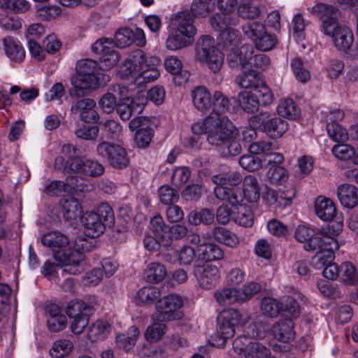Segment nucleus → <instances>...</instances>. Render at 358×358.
I'll use <instances>...</instances> for the list:
<instances>
[{"instance_id": "nucleus-1", "label": "nucleus", "mask_w": 358, "mask_h": 358, "mask_svg": "<svg viewBox=\"0 0 358 358\" xmlns=\"http://www.w3.org/2000/svg\"><path fill=\"white\" fill-rule=\"evenodd\" d=\"M41 243L52 250L55 260L64 266L63 271L72 275L83 271L80 265L83 253L90 251L94 248L92 241L81 236L76 237L71 244L66 235L56 231L43 235Z\"/></svg>"}, {"instance_id": "nucleus-2", "label": "nucleus", "mask_w": 358, "mask_h": 358, "mask_svg": "<svg viewBox=\"0 0 358 358\" xmlns=\"http://www.w3.org/2000/svg\"><path fill=\"white\" fill-rule=\"evenodd\" d=\"M213 111L203 122H198L192 126L194 134H204L210 144H221L231 137L232 122L225 115L229 107V99L221 92L216 91L213 94Z\"/></svg>"}, {"instance_id": "nucleus-3", "label": "nucleus", "mask_w": 358, "mask_h": 358, "mask_svg": "<svg viewBox=\"0 0 358 358\" xmlns=\"http://www.w3.org/2000/svg\"><path fill=\"white\" fill-rule=\"evenodd\" d=\"M310 13L316 15L322 22V31L333 39L336 49L342 52L349 50L354 43L351 29L338 22V10L332 6L319 3L308 8Z\"/></svg>"}, {"instance_id": "nucleus-4", "label": "nucleus", "mask_w": 358, "mask_h": 358, "mask_svg": "<svg viewBox=\"0 0 358 358\" xmlns=\"http://www.w3.org/2000/svg\"><path fill=\"white\" fill-rule=\"evenodd\" d=\"M161 59L157 56L146 57L141 50L134 51L120 66L118 74L141 86L156 80L160 76L158 66Z\"/></svg>"}, {"instance_id": "nucleus-5", "label": "nucleus", "mask_w": 358, "mask_h": 358, "mask_svg": "<svg viewBox=\"0 0 358 358\" xmlns=\"http://www.w3.org/2000/svg\"><path fill=\"white\" fill-rule=\"evenodd\" d=\"M213 181L217 185L214 188L216 197L220 200L228 201L232 205H238V212H234L232 218L235 222L245 227L246 225V206L244 203L245 193L244 189H235L241 182V177L236 173H220L213 177Z\"/></svg>"}, {"instance_id": "nucleus-6", "label": "nucleus", "mask_w": 358, "mask_h": 358, "mask_svg": "<svg viewBox=\"0 0 358 358\" xmlns=\"http://www.w3.org/2000/svg\"><path fill=\"white\" fill-rule=\"evenodd\" d=\"M194 17L189 10H182L176 13L171 20L169 36L166 47L172 51L189 46L196 34L194 24Z\"/></svg>"}, {"instance_id": "nucleus-7", "label": "nucleus", "mask_w": 358, "mask_h": 358, "mask_svg": "<svg viewBox=\"0 0 358 358\" xmlns=\"http://www.w3.org/2000/svg\"><path fill=\"white\" fill-rule=\"evenodd\" d=\"M77 74L71 78V84L78 94H88L92 90L110 80L108 76L99 73L96 62L85 59L76 64Z\"/></svg>"}, {"instance_id": "nucleus-8", "label": "nucleus", "mask_w": 358, "mask_h": 358, "mask_svg": "<svg viewBox=\"0 0 358 358\" xmlns=\"http://www.w3.org/2000/svg\"><path fill=\"white\" fill-rule=\"evenodd\" d=\"M249 127L248 136L251 139L257 136V130L266 134L273 139L281 138L288 129L287 121L278 117H271L268 112H261L248 117Z\"/></svg>"}, {"instance_id": "nucleus-9", "label": "nucleus", "mask_w": 358, "mask_h": 358, "mask_svg": "<svg viewBox=\"0 0 358 358\" xmlns=\"http://www.w3.org/2000/svg\"><path fill=\"white\" fill-rule=\"evenodd\" d=\"M114 214L111 207L106 203L100 204L96 211H87L80 217L86 236L92 238L102 234L106 226L114 222Z\"/></svg>"}, {"instance_id": "nucleus-10", "label": "nucleus", "mask_w": 358, "mask_h": 358, "mask_svg": "<svg viewBox=\"0 0 358 358\" xmlns=\"http://www.w3.org/2000/svg\"><path fill=\"white\" fill-rule=\"evenodd\" d=\"M220 36V45L229 52L227 55L229 65L234 69H244L246 64V48L241 45L240 32L229 29L221 32Z\"/></svg>"}, {"instance_id": "nucleus-11", "label": "nucleus", "mask_w": 358, "mask_h": 358, "mask_svg": "<svg viewBox=\"0 0 358 358\" xmlns=\"http://www.w3.org/2000/svg\"><path fill=\"white\" fill-rule=\"evenodd\" d=\"M273 101V94L260 75L248 72V114L257 111L259 106H267Z\"/></svg>"}, {"instance_id": "nucleus-12", "label": "nucleus", "mask_w": 358, "mask_h": 358, "mask_svg": "<svg viewBox=\"0 0 358 358\" xmlns=\"http://www.w3.org/2000/svg\"><path fill=\"white\" fill-rule=\"evenodd\" d=\"M196 59L217 73L222 66L224 55L216 47L215 40L209 36H203L197 42Z\"/></svg>"}, {"instance_id": "nucleus-13", "label": "nucleus", "mask_w": 358, "mask_h": 358, "mask_svg": "<svg viewBox=\"0 0 358 358\" xmlns=\"http://www.w3.org/2000/svg\"><path fill=\"white\" fill-rule=\"evenodd\" d=\"M340 232V229H334L332 227L315 232L313 229L301 224L296 227L294 237L297 241L303 243V248L306 251L315 252L320 248L324 236H338Z\"/></svg>"}, {"instance_id": "nucleus-14", "label": "nucleus", "mask_w": 358, "mask_h": 358, "mask_svg": "<svg viewBox=\"0 0 358 358\" xmlns=\"http://www.w3.org/2000/svg\"><path fill=\"white\" fill-rule=\"evenodd\" d=\"M184 305V299L177 294L163 296L156 303L157 319L162 322L180 320L182 317L180 309Z\"/></svg>"}, {"instance_id": "nucleus-15", "label": "nucleus", "mask_w": 358, "mask_h": 358, "mask_svg": "<svg viewBox=\"0 0 358 358\" xmlns=\"http://www.w3.org/2000/svg\"><path fill=\"white\" fill-rule=\"evenodd\" d=\"M90 306L79 300L71 301L65 308V313L69 319V328L75 335L82 334L90 320Z\"/></svg>"}, {"instance_id": "nucleus-16", "label": "nucleus", "mask_w": 358, "mask_h": 358, "mask_svg": "<svg viewBox=\"0 0 358 358\" xmlns=\"http://www.w3.org/2000/svg\"><path fill=\"white\" fill-rule=\"evenodd\" d=\"M248 38L256 49L262 52L272 50L278 43L276 35L268 32L266 26L257 21L248 23Z\"/></svg>"}, {"instance_id": "nucleus-17", "label": "nucleus", "mask_w": 358, "mask_h": 358, "mask_svg": "<svg viewBox=\"0 0 358 358\" xmlns=\"http://www.w3.org/2000/svg\"><path fill=\"white\" fill-rule=\"evenodd\" d=\"M155 117H137L129 124L130 130H136L134 140L139 148L148 147L154 135V127L157 126Z\"/></svg>"}, {"instance_id": "nucleus-18", "label": "nucleus", "mask_w": 358, "mask_h": 358, "mask_svg": "<svg viewBox=\"0 0 358 358\" xmlns=\"http://www.w3.org/2000/svg\"><path fill=\"white\" fill-rule=\"evenodd\" d=\"M338 236H324L317 254L312 258V264L315 269H324L334 259V252L339 248L336 240Z\"/></svg>"}, {"instance_id": "nucleus-19", "label": "nucleus", "mask_w": 358, "mask_h": 358, "mask_svg": "<svg viewBox=\"0 0 358 358\" xmlns=\"http://www.w3.org/2000/svg\"><path fill=\"white\" fill-rule=\"evenodd\" d=\"M97 152L113 167L122 169L129 163L127 153L122 146L109 142H103L98 145Z\"/></svg>"}, {"instance_id": "nucleus-20", "label": "nucleus", "mask_w": 358, "mask_h": 358, "mask_svg": "<svg viewBox=\"0 0 358 358\" xmlns=\"http://www.w3.org/2000/svg\"><path fill=\"white\" fill-rule=\"evenodd\" d=\"M193 275L196 278L199 286L203 289L214 287L220 278L218 268L210 264L196 265L194 267Z\"/></svg>"}, {"instance_id": "nucleus-21", "label": "nucleus", "mask_w": 358, "mask_h": 358, "mask_svg": "<svg viewBox=\"0 0 358 358\" xmlns=\"http://www.w3.org/2000/svg\"><path fill=\"white\" fill-rule=\"evenodd\" d=\"M127 94H124V99H120L117 106V112L122 120H128L133 114L141 113L146 103L144 96L131 99L127 96Z\"/></svg>"}, {"instance_id": "nucleus-22", "label": "nucleus", "mask_w": 358, "mask_h": 358, "mask_svg": "<svg viewBox=\"0 0 358 358\" xmlns=\"http://www.w3.org/2000/svg\"><path fill=\"white\" fill-rule=\"evenodd\" d=\"M217 303L220 306H228L234 303H243L246 299L245 285L241 287H224L214 293Z\"/></svg>"}, {"instance_id": "nucleus-23", "label": "nucleus", "mask_w": 358, "mask_h": 358, "mask_svg": "<svg viewBox=\"0 0 358 358\" xmlns=\"http://www.w3.org/2000/svg\"><path fill=\"white\" fill-rule=\"evenodd\" d=\"M68 164L69 171L90 176H99L104 171L103 166L99 162L85 157L73 158Z\"/></svg>"}, {"instance_id": "nucleus-24", "label": "nucleus", "mask_w": 358, "mask_h": 358, "mask_svg": "<svg viewBox=\"0 0 358 358\" xmlns=\"http://www.w3.org/2000/svg\"><path fill=\"white\" fill-rule=\"evenodd\" d=\"M96 101L90 98L80 99L73 103L71 111L75 114H79L81 120L85 122H96L99 118L96 110Z\"/></svg>"}, {"instance_id": "nucleus-25", "label": "nucleus", "mask_w": 358, "mask_h": 358, "mask_svg": "<svg viewBox=\"0 0 358 358\" xmlns=\"http://www.w3.org/2000/svg\"><path fill=\"white\" fill-rule=\"evenodd\" d=\"M241 315L239 311L234 308L223 310L217 316V327L228 336H233L235 327L241 320Z\"/></svg>"}, {"instance_id": "nucleus-26", "label": "nucleus", "mask_w": 358, "mask_h": 358, "mask_svg": "<svg viewBox=\"0 0 358 358\" xmlns=\"http://www.w3.org/2000/svg\"><path fill=\"white\" fill-rule=\"evenodd\" d=\"M128 93L127 89L120 85H115L102 96L99 104L103 112L110 113L117 106V99H124V94Z\"/></svg>"}, {"instance_id": "nucleus-27", "label": "nucleus", "mask_w": 358, "mask_h": 358, "mask_svg": "<svg viewBox=\"0 0 358 358\" xmlns=\"http://www.w3.org/2000/svg\"><path fill=\"white\" fill-rule=\"evenodd\" d=\"M165 69L170 73L175 75V82L178 85L186 83L190 76L188 71L182 70V63L176 56H168L164 60Z\"/></svg>"}, {"instance_id": "nucleus-28", "label": "nucleus", "mask_w": 358, "mask_h": 358, "mask_svg": "<svg viewBox=\"0 0 358 358\" xmlns=\"http://www.w3.org/2000/svg\"><path fill=\"white\" fill-rule=\"evenodd\" d=\"M336 194L341 204L347 208H353L358 205V188L345 183L337 187Z\"/></svg>"}, {"instance_id": "nucleus-29", "label": "nucleus", "mask_w": 358, "mask_h": 358, "mask_svg": "<svg viewBox=\"0 0 358 358\" xmlns=\"http://www.w3.org/2000/svg\"><path fill=\"white\" fill-rule=\"evenodd\" d=\"M3 50L6 55L15 62H22L25 57V50L18 39L6 36L2 40Z\"/></svg>"}, {"instance_id": "nucleus-30", "label": "nucleus", "mask_w": 358, "mask_h": 358, "mask_svg": "<svg viewBox=\"0 0 358 358\" xmlns=\"http://www.w3.org/2000/svg\"><path fill=\"white\" fill-rule=\"evenodd\" d=\"M112 325L106 320H97L87 329V338L92 342L104 340L111 331Z\"/></svg>"}, {"instance_id": "nucleus-31", "label": "nucleus", "mask_w": 358, "mask_h": 358, "mask_svg": "<svg viewBox=\"0 0 358 358\" xmlns=\"http://www.w3.org/2000/svg\"><path fill=\"white\" fill-rule=\"evenodd\" d=\"M48 326L49 329L53 332L63 330L67 325V320L62 312L61 308L55 304L48 307Z\"/></svg>"}, {"instance_id": "nucleus-32", "label": "nucleus", "mask_w": 358, "mask_h": 358, "mask_svg": "<svg viewBox=\"0 0 358 358\" xmlns=\"http://www.w3.org/2000/svg\"><path fill=\"white\" fill-rule=\"evenodd\" d=\"M272 329L275 338L280 342L288 343L294 338V322L290 319L275 323Z\"/></svg>"}, {"instance_id": "nucleus-33", "label": "nucleus", "mask_w": 358, "mask_h": 358, "mask_svg": "<svg viewBox=\"0 0 358 358\" xmlns=\"http://www.w3.org/2000/svg\"><path fill=\"white\" fill-rule=\"evenodd\" d=\"M316 215L324 221H331L336 213V208L332 200L319 196L315 201Z\"/></svg>"}, {"instance_id": "nucleus-34", "label": "nucleus", "mask_w": 358, "mask_h": 358, "mask_svg": "<svg viewBox=\"0 0 358 358\" xmlns=\"http://www.w3.org/2000/svg\"><path fill=\"white\" fill-rule=\"evenodd\" d=\"M74 342L69 338H61L53 342L49 350L52 358H65L74 350Z\"/></svg>"}, {"instance_id": "nucleus-35", "label": "nucleus", "mask_w": 358, "mask_h": 358, "mask_svg": "<svg viewBox=\"0 0 358 358\" xmlns=\"http://www.w3.org/2000/svg\"><path fill=\"white\" fill-rule=\"evenodd\" d=\"M193 103L201 111H207L212 106L210 93L204 87H198L192 92Z\"/></svg>"}, {"instance_id": "nucleus-36", "label": "nucleus", "mask_w": 358, "mask_h": 358, "mask_svg": "<svg viewBox=\"0 0 358 358\" xmlns=\"http://www.w3.org/2000/svg\"><path fill=\"white\" fill-rule=\"evenodd\" d=\"M162 296L161 289L155 286H146L140 289L136 294V301L138 303L152 304L159 300Z\"/></svg>"}, {"instance_id": "nucleus-37", "label": "nucleus", "mask_w": 358, "mask_h": 358, "mask_svg": "<svg viewBox=\"0 0 358 358\" xmlns=\"http://www.w3.org/2000/svg\"><path fill=\"white\" fill-rule=\"evenodd\" d=\"M199 256L206 262L220 260L224 257V252L220 246L213 243H202L198 248Z\"/></svg>"}, {"instance_id": "nucleus-38", "label": "nucleus", "mask_w": 358, "mask_h": 358, "mask_svg": "<svg viewBox=\"0 0 358 358\" xmlns=\"http://www.w3.org/2000/svg\"><path fill=\"white\" fill-rule=\"evenodd\" d=\"M140 331L138 329L132 326L129 329L127 334H119L116 336V343L118 348L125 350L131 349L139 336Z\"/></svg>"}, {"instance_id": "nucleus-39", "label": "nucleus", "mask_w": 358, "mask_h": 358, "mask_svg": "<svg viewBox=\"0 0 358 358\" xmlns=\"http://www.w3.org/2000/svg\"><path fill=\"white\" fill-rule=\"evenodd\" d=\"M150 230L154 236L159 240H165L166 243H170L169 227L167 226L160 215H155L150 220Z\"/></svg>"}, {"instance_id": "nucleus-40", "label": "nucleus", "mask_w": 358, "mask_h": 358, "mask_svg": "<svg viewBox=\"0 0 358 358\" xmlns=\"http://www.w3.org/2000/svg\"><path fill=\"white\" fill-rule=\"evenodd\" d=\"M150 230L154 236L159 240H165L166 243H170L169 227L167 226L160 215H155L150 220Z\"/></svg>"}, {"instance_id": "nucleus-41", "label": "nucleus", "mask_w": 358, "mask_h": 358, "mask_svg": "<svg viewBox=\"0 0 358 358\" xmlns=\"http://www.w3.org/2000/svg\"><path fill=\"white\" fill-rule=\"evenodd\" d=\"M62 207L63 216L66 221L75 220L81 215L82 210L79 202L72 197L64 199Z\"/></svg>"}, {"instance_id": "nucleus-42", "label": "nucleus", "mask_w": 358, "mask_h": 358, "mask_svg": "<svg viewBox=\"0 0 358 358\" xmlns=\"http://www.w3.org/2000/svg\"><path fill=\"white\" fill-rule=\"evenodd\" d=\"M176 258L173 260L166 257L167 261L178 263L180 266L190 265L196 258L195 250L187 245L181 247L178 250L175 252Z\"/></svg>"}, {"instance_id": "nucleus-43", "label": "nucleus", "mask_w": 358, "mask_h": 358, "mask_svg": "<svg viewBox=\"0 0 358 358\" xmlns=\"http://www.w3.org/2000/svg\"><path fill=\"white\" fill-rule=\"evenodd\" d=\"M340 279L345 285H353L358 283V269L350 262H343L340 266Z\"/></svg>"}, {"instance_id": "nucleus-44", "label": "nucleus", "mask_w": 358, "mask_h": 358, "mask_svg": "<svg viewBox=\"0 0 358 358\" xmlns=\"http://www.w3.org/2000/svg\"><path fill=\"white\" fill-rule=\"evenodd\" d=\"M279 115L295 120L300 115V110L292 99L281 100L277 108Z\"/></svg>"}, {"instance_id": "nucleus-45", "label": "nucleus", "mask_w": 358, "mask_h": 358, "mask_svg": "<svg viewBox=\"0 0 358 358\" xmlns=\"http://www.w3.org/2000/svg\"><path fill=\"white\" fill-rule=\"evenodd\" d=\"M166 274L165 266L159 262L150 263L145 271V277L150 282L157 283L161 282Z\"/></svg>"}, {"instance_id": "nucleus-46", "label": "nucleus", "mask_w": 358, "mask_h": 358, "mask_svg": "<svg viewBox=\"0 0 358 358\" xmlns=\"http://www.w3.org/2000/svg\"><path fill=\"white\" fill-rule=\"evenodd\" d=\"M63 157H59L55 159V166L58 169H64L69 171V162L76 157H80L77 150L70 144L64 145L62 148Z\"/></svg>"}, {"instance_id": "nucleus-47", "label": "nucleus", "mask_w": 358, "mask_h": 358, "mask_svg": "<svg viewBox=\"0 0 358 358\" xmlns=\"http://www.w3.org/2000/svg\"><path fill=\"white\" fill-rule=\"evenodd\" d=\"M188 221L191 224H210L214 222V213L208 208L192 211L188 215Z\"/></svg>"}, {"instance_id": "nucleus-48", "label": "nucleus", "mask_w": 358, "mask_h": 358, "mask_svg": "<svg viewBox=\"0 0 358 358\" xmlns=\"http://www.w3.org/2000/svg\"><path fill=\"white\" fill-rule=\"evenodd\" d=\"M291 67L296 79L302 83H307L310 79V73L305 66L303 61L299 57L291 60Z\"/></svg>"}, {"instance_id": "nucleus-49", "label": "nucleus", "mask_w": 358, "mask_h": 358, "mask_svg": "<svg viewBox=\"0 0 358 358\" xmlns=\"http://www.w3.org/2000/svg\"><path fill=\"white\" fill-rule=\"evenodd\" d=\"M213 235L218 242L229 247H235L239 242L238 238L236 234L223 227H215L213 231Z\"/></svg>"}, {"instance_id": "nucleus-50", "label": "nucleus", "mask_w": 358, "mask_h": 358, "mask_svg": "<svg viewBox=\"0 0 358 358\" xmlns=\"http://www.w3.org/2000/svg\"><path fill=\"white\" fill-rule=\"evenodd\" d=\"M327 131L329 137L336 143H345L348 140L347 130L337 122H328Z\"/></svg>"}, {"instance_id": "nucleus-51", "label": "nucleus", "mask_w": 358, "mask_h": 358, "mask_svg": "<svg viewBox=\"0 0 358 358\" xmlns=\"http://www.w3.org/2000/svg\"><path fill=\"white\" fill-rule=\"evenodd\" d=\"M283 304L273 298L266 297L262 301L261 308L264 315L274 317L283 310Z\"/></svg>"}, {"instance_id": "nucleus-52", "label": "nucleus", "mask_w": 358, "mask_h": 358, "mask_svg": "<svg viewBox=\"0 0 358 358\" xmlns=\"http://www.w3.org/2000/svg\"><path fill=\"white\" fill-rule=\"evenodd\" d=\"M248 358H276L271 355L269 348L259 342H250L248 345Z\"/></svg>"}, {"instance_id": "nucleus-53", "label": "nucleus", "mask_w": 358, "mask_h": 358, "mask_svg": "<svg viewBox=\"0 0 358 358\" xmlns=\"http://www.w3.org/2000/svg\"><path fill=\"white\" fill-rule=\"evenodd\" d=\"M134 35L129 28H122L117 30L114 36V45L120 48L131 45L134 43Z\"/></svg>"}, {"instance_id": "nucleus-54", "label": "nucleus", "mask_w": 358, "mask_h": 358, "mask_svg": "<svg viewBox=\"0 0 358 358\" xmlns=\"http://www.w3.org/2000/svg\"><path fill=\"white\" fill-rule=\"evenodd\" d=\"M214 0H194L191 6L193 16H206L214 8Z\"/></svg>"}, {"instance_id": "nucleus-55", "label": "nucleus", "mask_w": 358, "mask_h": 358, "mask_svg": "<svg viewBox=\"0 0 358 358\" xmlns=\"http://www.w3.org/2000/svg\"><path fill=\"white\" fill-rule=\"evenodd\" d=\"M166 331V327L164 324L155 322L147 327L144 336L148 342H155L163 336Z\"/></svg>"}, {"instance_id": "nucleus-56", "label": "nucleus", "mask_w": 358, "mask_h": 358, "mask_svg": "<svg viewBox=\"0 0 358 358\" xmlns=\"http://www.w3.org/2000/svg\"><path fill=\"white\" fill-rule=\"evenodd\" d=\"M74 187L61 180H52L45 189V193L49 196H60L64 192H69Z\"/></svg>"}, {"instance_id": "nucleus-57", "label": "nucleus", "mask_w": 358, "mask_h": 358, "mask_svg": "<svg viewBox=\"0 0 358 358\" xmlns=\"http://www.w3.org/2000/svg\"><path fill=\"white\" fill-rule=\"evenodd\" d=\"M331 152L337 159L341 160H348L352 157H355L357 155L355 149L351 145L344 143H340L334 145Z\"/></svg>"}, {"instance_id": "nucleus-58", "label": "nucleus", "mask_w": 358, "mask_h": 358, "mask_svg": "<svg viewBox=\"0 0 358 358\" xmlns=\"http://www.w3.org/2000/svg\"><path fill=\"white\" fill-rule=\"evenodd\" d=\"M268 178L271 182L281 185L288 179L287 170L281 166H271L268 171Z\"/></svg>"}, {"instance_id": "nucleus-59", "label": "nucleus", "mask_w": 358, "mask_h": 358, "mask_svg": "<svg viewBox=\"0 0 358 358\" xmlns=\"http://www.w3.org/2000/svg\"><path fill=\"white\" fill-rule=\"evenodd\" d=\"M227 282L231 287H241L243 285L246 288L245 273L240 268L231 269L227 275Z\"/></svg>"}, {"instance_id": "nucleus-60", "label": "nucleus", "mask_w": 358, "mask_h": 358, "mask_svg": "<svg viewBox=\"0 0 358 358\" xmlns=\"http://www.w3.org/2000/svg\"><path fill=\"white\" fill-rule=\"evenodd\" d=\"M0 27L7 31L19 29L22 27L21 19L13 14L0 15Z\"/></svg>"}, {"instance_id": "nucleus-61", "label": "nucleus", "mask_w": 358, "mask_h": 358, "mask_svg": "<svg viewBox=\"0 0 358 358\" xmlns=\"http://www.w3.org/2000/svg\"><path fill=\"white\" fill-rule=\"evenodd\" d=\"M119 61V55L113 49L100 57L99 69L108 71L115 66Z\"/></svg>"}, {"instance_id": "nucleus-62", "label": "nucleus", "mask_w": 358, "mask_h": 358, "mask_svg": "<svg viewBox=\"0 0 358 358\" xmlns=\"http://www.w3.org/2000/svg\"><path fill=\"white\" fill-rule=\"evenodd\" d=\"M189 177L190 171L187 167H177L173 172L171 182L173 185L180 187L187 182Z\"/></svg>"}, {"instance_id": "nucleus-63", "label": "nucleus", "mask_w": 358, "mask_h": 358, "mask_svg": "<svg viewBox=\"0 0 358 358\" xmlns=\"http://www.w3.org/2000/svg\"><path fill=\"white\" fill-rule=\"evenodd\" d=\"M228 13L222 11V13H215L210 17V24L213 28L217 31L229 29L226 28L229 24V16Z\"/></svg>"}, {"instance_id": "nucleus-64", "label": "nucleus", "mask_w": 358, "mask_h": 358, "mask_svg": "<svg viewBox=\"0 0 358 358\" xmlns=\"http://www.w3.org/2000/svg\"><path fill=\"white\" fill-rule=\"evenodd\" d=\"M305 22L303 16L301 14H296L294 16L291 24V31L294 37L301 40L304 38Z\"/></svg>"}]
</instances>
